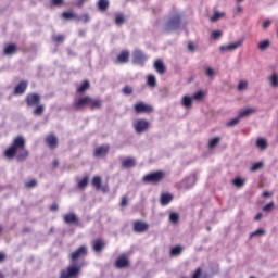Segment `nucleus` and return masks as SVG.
I'll return each instance as SVG.
<instances>
[{"label": "nucleus", "instance_id": "nucleus-1", "mask_svg": "<svg viewBox=\"0 0 278 278\" xmlns=\"http://www.w3.org/2000/svg\"><path fill=\"white\" fill-rule=\"evenodd\" d=\"M25 147V138L23 136H17L13 140L12 146H10L5 152H3V156H5L8 160H13L16 157L17 162H25L28 157V151Z\"/></svg>", "mask_w": 278, "mask_h": 278}, {"label": "nucleus", "instance_id": "nucleus-2", "mask_svg": "<svg viewBox=\"0 0 278 278\" xmlns=\"http://www.w3.org/2000/svg\"><path fill=\"white\" fill-rule=\"evenodd\" d=\"M87 106H89L90 110L101 109L102 100L85 96L75 99L74 103L72 104V109H74L75 111H80L83 109H86Z\"/></svg>", "mask_w": 278, "mask_h": 278}, {"label": "nucleus", "instance_id": "nucleus-3", "mask_svg": "<svg viewBox=\"0 0 278 278\" xmlns=\"http://www.w3.org/2000/svg\"><path fill=\"white\" fill-rule=\"evenodd\" d=\"M27 104V108L34 109L33 114L35 116H41L45 114L46 105L41 103V97L39 93H28L24 100Z\"/></svg>", "mask_w": 278, "mask_h": 278}, {"label": "nucleus", "instance_id": "nucleus-4", "mask_svg": "<svg viewBox=\"0 0 278 278\" xmlns=\"http://www.w3.org/2000/svg\"><path fill=\"white\" fill-rule=\"evenodd\" d=\"M165 178H166V173L164 170H157V172H153L150 174H146L143 176L142 181L144 184L157 185V184L162 182Z\"/></svg>", "mask_w": 278, "mask_h": 278}, {"label": "nucleus", "instance_id": "nucleus-5", "mask_svg": "<svg viewBox=\"0 0 278 278\" xmlns=\"http://www.w3.org/2000/svg\"><path fill=\"white\" fill-rule=\"evenodd\" d=\"M180 23H181V16L179 14H176L173 17H169V20L167 21L164 27L165 33H170L173 30L178 29L180 27Z\"/></svg>", "mask_w": 278, "mask_h": 278}, {"label": "nucleus", "instance_id": "nucleus-6", "mask_svg": "<svg viewBox=\"0 0 278 278\" xmlns=\"http://www.w3.org/2000/svg\"><path fill=\"white\" fill-rule=\"evenodd\" d=\"M153 111V106L151 104H146L143 101L134 104L135 114H152Z\"/></svg>", "mask_w": 278, "mask_h": 278}, {"label": "nucleus", "instance_id": "nucleus-7", "mask_svg": "<svg viewBox=\"0 0 278 278\" xmlns=\"http://www.w3.org/2000/svg\"><path fill=\"white\" fill-rule=\"evenodd\" d=\"M80 274L79 266H70L61 271L60 278H77Z\"/></svg>", "mask_w": 278, "mask_h": 278}, {"label": "nucleus", "instance_id": "nucleus-8", "mask_svg": "<svg viewBox=\"0 0 278 278\" xmlns=\"http://www.w3.org/2000/svg\"><path fill=\"white\" fill-rule=\"evenodd\" d=\"M88 255V248L87 245H80L77 250L71 253L70 258L72 262H76L83 257Z\"/></svg>", "mask_w": 278, "mask_h": 278}, {"label": "nucleus", "instance_id": "nucleus-9", "mask_svg": "<svg viewBox=\"0 0 278 278\" xmlns=\"http://www.w3.org/2000/svg\"><path fill=\"white\" fill-rule=\"evenodd\" d=\"M132 127L138 134H142L150 128V122L146 119H137L134 122Z\"/></svg>", "mask_w": 278, "mask_h": 278}, {"label": "nucleus", "instance_id": "nucleus-10", "mask_svg": "<svg viewBox=\"0 0 278 278\" xmlns=\"http://www.w3.org/2000/svg\"><path fill=\"white\" fill-rule=\"evenodd\" d=\"M148 58L147 55L141 51L137 50L132 52V63L144 66V63L147 62Z\"/></svg>", "mask_w": 278, "mask_h": 278}, {"label": "nucleus", "instance_id": "nucleus-11", "mask_svg": "<svg viewBox=\"0 0 278 278\" xmlns=\"http://www.w3.org/2000/svg\"><path fill=\"white\" fill-rule=\"evenodd\" d=\"M110 152V146L103 144L96 148L93 151V156L96 157H106Z\"/></svg>", "mask_w": 278, "mask_h": 278}, {"label": "nucleus", "instance_id": "nucleus-12", "mask_svg": "<svg viewBox=\"0 0 278 278\" xmlns=\"http://www.w3.org/2000/svg\"><path fill=\"white\" fill-rule=\"evenodd\" d=\"M45 143L48 144L49 149H58L59 139L54 134H49L47 138H45Z\"/></svg>", "mask_w": 278, "mask_h": 278}, {"label": "nucleus", "instance_id": "nucleus-13", "mask_svg": "<svg viewBox=\"0 0 278 278\" xmlns=\"http://www.w3.org/2000/svg\"><path fill=\"white\" fill-rule=\"evenodd\" d=\"M132 225H134L135 232L141 233L149 230V224L146 222L137 220V222H134Z\"/></svg>", "mask_w": 278, "mask_h": 278}, {"label": "nucleus", "instance_id": "nucleus-14", "mask_svg": "<svg viewBox=\"0 0 278 278\" xmlns=\"http://www.w3.org/2000/svg\"><path fill=\"white\" fill-rule=\"evenodd\" d=\"M105 248V242L103 239H96L92 241V251L97 254H101Z\"/></svg>", "mask_w": 278, "mask_h": 278}, {"label": "nucleus", "instance_id": "nucleus-15", "mask_svg": "<svg viewBox=\"0 0 278 278\" xmlns=\"http://www.w3.org/2000/svg\"><path fill=\"white\" fill-rule=\"evenodd\" d=\"M18 51V48L15 43H9L5 47H3V55H15Z\"/></svg>", "mask_w": 278, "mask_h": 278}, {"label": "nucleus", "instance_id": "nucleus-16", "mask_svg": "<svg viewBox=\"0 0 278 278\" xmlns=\"http://www.w3.org/2000/svg\"><path fill=\"white\" fill-rule=\"evenodd\" d=\"M28 83L27 80H21L20 84L16 85L14 89L15 96H23L25 91L27 90Z\"/></svg>", "mask_w": 278, "mask_h": 278}, {"label": "nucleus", "instance_id": "nucleus-17", "mask_svg": "<svg viewBox=\"0 0 278 278\" xmlns=\"http://www.w3.org/2000/svg\"><path fill=\"white\" fill-rule=\"evenodd\" d=\"M63 219H64V223L67 225H79V218L74 213L64 215Z\"/></svg>", "mask_w": 278, "mask_h": 278}, {"label": "nucleus", "instance_id": "nucleus-18", "mask_svg": "<svg viewBox=\"0 0 278 278\" xmlns=\"http://www.w3.org/2000/svg\"><path fill=\"white\" fill-rule=\"evenodd\" d=\"M130 52L127 50L121 51L117 55L116 62L121 64H125L129 62Z\"/></svg>", "mask_w": 278, "mask_h": 278}, {"label": "nucleus", "instance_id": "nucleus-19", "mask_svg": "<svg viewBox=\"0 0 278 278\" xmlns=\"http://www.w3.org/2000/svg\"><path fill=\"white\" fill-rule=\"evenodd\" d=\"M118 269L126 268L129 266V260L127 256H119L114 264Z\"/></svg>", "mask_w": 278, "mask_h": 278}, {"label": "nucleus", "instance_id": "nucleus-20", "mask_svg": "<svg viewBox=\"0 0 278 278\" xmlns=\"http://www.w3.org/2000/svg\"><path fill=\"white\" fill-rule=\"evenodd\" d=\"M154 70L157 72L160 75H164L166 73V67L163 63L162 60H156L154 62Z\"/></svg>", "mask_w": 278, "mask_h": 278}, {"label": "nucleus", "instance_id": "nucleus-21", "mask_svg": "<svg viewBox=\"0 0 278 278\" xmlns=\"http://www.w3.org/2000/svg\"><path fill=\"white\" fill-rule=\"evenodd\" d=\"M173 195L169 192H165L161 194V205L162 206H166L168 205L170 202H173Z\"/></svg>", "mask_w": 278, "mask_h": 278}, {"label": "nucleus", "instance_id": "nucleus-22", "mask_svg": "<svg viewBox=\"0 0 278 278\" xmlns=\"http://www.w3.org/2000/svg\"><path fill=\"white\" fill-rule=\"evenodd\" d=\"M241 46H242V41H238L236 43H231L228 46H220V51L225 52V51L238 50Z\"/></svg>", "mask_w": 278, "mask_h": 278}, {"label": "nucleus", "instance_id": "nucleus-23", "mask_svg": "<svg viewBox=\"0 0 278 278\" xmlns=\"http://www.w3.org/2000/svg\"><path fill=\"white\" fill-rule=\"evenodd\" d=\"M97 7L100 12H105L110 8V1L109 0H99L97 3Z\"/></svg>", "mask_w": 278, "mask_h": 278}, {"label": "nucleus", "instance_id": "nucleus-24", "mask_svg": "<svg viewBox=\"0 0 278 278\" xmlns=\"http://www.w3.org/2000/svg\"><path fill=\"white\" fill-rule=\"evenodd\" d=\"M136 166V160L134 157H126L122 161V167L131 168Z\"/></svg>", "mask_w": 278, "mask_h": 278}, {"label": "nucleus", "instance_id": "nucleus-25", "mask_svg": "<svg viewBox=\"0 0 278 278\" xmlns=\"http://www.w3.org/2000/svg\"><path fill=\"white\" fill-rule=\"evenodd\" d=\"M256 148L260 150H266L268 148L267 139L258 138L256 139Z\"/></svg>", "mask_w": 278, "mask_h": 278}, {"label": "nucleus", "instance_id": "nucleus-26", "mask_svg": "<svg viewBox=\"0 0 278 278\" xmlns=\"http://www.w3.org/2000/svg\"><path fill=\"white\" fill-rule=\"evenodd\" d=\"M92 187L96 188V190L102 189V178L101 176H93L92 177Z\"/></svg>", "mask_w": 278, "mask_h": 278}, {"label": "nucleus", "instance_id": "nucleus-27", "mask_svg": "<svg viewBox=\"0 0 278 278\" xmlns=\"http://www.w3.org/2000/svg\"><path fill=\"white\" fill-rule=\"evenodd\" d=\"M89 184V177L85 176L83 179H80L77 184V188L79 190H86V188L88 187Z\"/></svg>", "mask_w": 278, "mask_h": 278}, {"label": "nucleus", "instance_id": "nucleus-28", "mask_svg": "<svg viewBox=\"0 0 278 278\" xmlns=\"http://www.w3.org/2000/svg\"><path fill=\"white\" fill-rule=\"evenodd\" d=\"M90 88V84L88 80H84L81 86L77 88V93L83 94Z\"/></svg>", "mask_w": 278, "mask_h": 278}, {"label": "nucleus", "instance_id": "nucleus-29", "mask_svg": "<svg viewBox=\"0 0 278 278\" xmlns=\"http://www.w3.org/2000/svg\"><path fill=\"white\" fill-rule=\"evenodd\" d=\"M62 18L65 21L76 20L77 15L73 11H65L62 13Z\"/></svg>", "mask_w": 278, "mask_h": 278}, {"label": "nucleus", "instance_id": "nucleus-30", "mask_svg": "<svg viewBox=\"0 0 278 278\" xmlns=\"http://www.w3.org/2000/svg\"><path fill=\"white\" fill-rule=\"evenodd\" d=\"M254 113H255V110L249 108V109H245L244 111L239 112L238 117L242 119L244 117H248L250 114H254Z\"/></svg>", "mask_w": 278, "mask_h": 278}, {"label": "nucleus", "instance_id": "nucleus-31", "mask_svg": "<svg viewBox=\"0 0 278 278\" xmlns=\"http://www.w3.org/2000/svg\"><path fill=\"white\" fill-rule=\"evenodd\" d=\"M192 98L185 96L182 97V106H185L186 109H191L192 108Z\"/></svg>", "mask_w": 278, "mask_h": 278}, {"label": "nucleus", "instance_id": "nucleus-32", "mask_svg": "<svg viewBox=\"0 0 278 278\" xmlns=\"http://www.w3.org/2000/svg\"><path fill=\"white\" fill-rule=\"evenodd\" d=\"M226 13L225 12H219V11H215L213 17H210V21L215 23L216 21L222 20L223 17H225Z\"/></svg>", "mask_w": 278, "mask_h": 278}, {"label": "nucleus", "instance_id": "nucleus-33", "mask_svg": "<svg viewBox=\"0 0 278 278\" xmlns=\"http://www.w3.org/2000/svg\"><path fill=\"white\" fill-rule=\"evenodd\" d=\"M184 251V249L180 245H176L172 249V251H169V255L172 256H178L181 254V252Z\"/></svg>", "mask_w": 278, "mask_h": 278}, {"label": "nucleus", "instance_id": "nucleus-34", "mask_svg": "<svg viewBox=\"0 0 278 278\" xmlns=\"http://www.w3.org/2000/svg\"><path fill=\"white\" fill-rule=\"evenodd\" d=\"M263 167H264L263 162L254 163V164H252L250 172L255 173V172L263 169Z\"/></svg>", "mask_w": 278, "mask_h": 278}, {"label": "nucleus", "instance_id": "nucleus-35", "mask_svg": "<svg viewBox=\"0 0 278 278\" xmlns=\"http://www.w3.org/2000/svg\"><path fill=\"white\" fill-rule=\"evenodd\" d=\"M220 142V138L219 137H216L214 139H210V142H208V149H214L216 148Z\"/></svg>", "mask_w": 278, "mask_h": 278}, {"label": "nucleus", "instance_id": "nucleus-36", "mask_svg": "<svg viewBox=\"0 0 278 278\" xmlns=\"http://www.w3.org/2000/svg\"><path fill=\"white\" fill-rule=\"evenodd\" d=\"M232 185H235L238 188H242L245 185V180H243L240 177L235 178V180H232Z\"/></svg>", "mask_w": 278, "mask_h": 278}, {"label": "nucleus", "instance_id": "nucleus-37", "mask_svg": "<svg viewBox=\"0 0 278 278\" xmlns=\"http://www.w3.org/2000/svg\"><path fill=\"white\" fill-rule=\"evenodd\" d=\"M270 46V41L269 40H263L258 43V50H267Z\"/></svg>", "mask_w": 278, "mask_h": 278}, {"label": "nucleus", "instance_id": "nucleus-38", "mask_svg": "<svg viewBox=\"0 0 278 278\" xmlns=\"http://www.w3.org/2000/svg\"><path fill=\"white\" fill-rule=\"evenodd\" d=\"M169 222H172V224L174 225H177L179 223V214L178 213L169 214Z\"/></svg>", "mask_w": 278, "mask_h": 278}, {"label": "nucleus", "instance_id": "nucleus-39", "mask_svg": "<svg viewBox=\"0 0 278 278\" xmlns=\"http://www.w3.org/2000/svg\"><path fill=\"white\" fill-rule=\"evenodd\" d=\"M52 41H54L56 45L63 43L65 41V36L64 35H56L52 37Z\"/></svg>", "mask_w": 278, "mask_h": 278}, {"label": "nucleus", "instance_id": "nucleus-40", "mask_svg": "<svg viewBox=\"0 0 278 278\" xmlns=\"http://www.w3.org/2000/svg\"><path fill=\"white\" fill-rule=\"evenodd\" d=\"M205 97V93L203 91H198L193 94V100L195 101H202Z\"/></svg>", "mask_w": 278, "mask_h": 278}, {"label": "nucleus", "instance_id": "nucleus-41", "mask_svg": "<svg viewBox=\"0 0 278 278\" xmlns=\"http://www.w3.org/2000/svg\"><path fill=\"white\" fill-rule=\"evenodd\" d=\"M270 86L274 87V88L278 87V75L277 74L271 75Z\"/></svg>", "mask_w": 278, "mask_h": 278}, {"label": "nucleus", "instance_id": "nucleus-42", "mask_svg": "<svg viewBox=\"0 0 278 278\" xmlns=\"http://www.w3.org/2000/svg\"><path fill=\"white\" fill-rule=\"evenodd\" d=\"M114 23L117 25V26H122L124 23H125V17L124 15L119 14L116 16V18L114 20Z\"/></svg>", "mask_w": 278, "mask_h": 278}, {"label": "nucleus", "instance_id": "nucleus-43", "mask_svg": "<svg viewBox=\"0 0 278 278\" xmlns=\"http://www.w3.org/2000/svg\"><path fill=\"white\" fill-rule=\"evenodd\" d=\"M147 84H148V86H150L152 88L155 87L156 86L155 76H148Z\"/></svg>", "mask_w": 278, "mask_h": 278}, {"label": "nucleus", "instance_id": "nucleus-44", "mask_svg": "<svg viewBox=\"0 0 278 278\" xmlns=\"http://www.w3.org/2000/svg\"><path fill=\"white\" fill-rule=\"evenodd\" d=\"M240 121H241V118L237 116V117L232 118L231 121L227 122V126L228 127L237 126Z\"/></svg>", "mask_w": 278, "mask_h": 278}, {"label": "nucleus", "instance_id": "nucleus-45", "mask_svg": "<svg viewBox=\"0 0 278 278\" xmlns=\"http://www.w3.org/2000/svg\"><path fill=\"white\" fill-rule=\"evenodd\" d=\"M25 186L27 189H33L38 186V181L33 179V180L27 181Z\"/></svg>", "mask_w": 278, "mask_h": 278}, {"label": "nucleus", "instance_id": "nucleus-46", "mask_svg": "<svg viewBox=\"0 0 278 278\" xmlns=\"http://www.w3.org/2000/svg\"><path fill=\"white\" fill-rule=\"evenodd\" d=\"M122 93H124L125 96H130L132 94V88L129 86H125L124 88H122Z\"/></svg>", "mask_w": 278, "mask_h": 278}, {"label": "nucleus", "instance_id": "nucleus-47", "mask_svg": "<svg viewBox=\"0 0 278 278\" xmlns=\"http://www.w3.org/2000/svg\"><path fill=\"white\" fill-rule=\"evenodd\" d=\"M247 88H248V81L247 80L239 81V84H238V90L239 91L245 90Z\"/></svg>", "mask_w": 278, "mask_h": 278}, {"label": "nucleus", "instance_id": "nucleus-48", "mask_svg": "<svg viewBox=\"0 0 278 278\" xmlns=\"http://www.w3.org/2000/svg\"><path fill=\"white\" fill-rule=\"evenodd\" d=\"M265 233L266 232L263 229H257L256 231L250 233V238H254L257 236H264Z\"/></svg>", "mask_w": 278, "mask_h": 278}, {"label": "nucleus", "instance_id": "nucleus-49", "mask_svg": "<svg viewBox=\"0 0 278 278\" xmlns=\"http://www.w3.org/2000/svg\"><path fill=\"white\" fill-rule=\"evenodd\" d=\"M223 36V33L220 30H214L213 33H211V38H213L214 40L220 38Z\"/></svg>", "mask_w": 278, "mask_h": 278}, {"label": "nucleus", "instance_id": "nucleus-50", "mask_svg": "<svg viewBox=\"0 0 278 278\" xmlns=\"http://www.w3.org/2000/svg\"><path fill=\"white\" fill-rule=\"evenodd\" d=\"M201 275H203V269L201 267H197L192 278H201Z\"/></svg>", "mask_w": 278, "mask_h": 278}, {"label": "nucleus", "instance_id": "nucleus-51", "mask_svg": "<svg viewBox=\"0 0 278 278\" xmlns=\"http://www.w3.org/2000/svg\"><path fill=\"white\" fill-rule=\"evenodd\" d=\"M119 205H121V207H127L128 206V198L122 197Z\"/></svg>", "mask_w": 278, "mask_h": 278}, {"label": "nucleus", "instance_id": "nucleus-52", "mask_svg": "<svg viewBox=\"0 0 278 278\" xmlns=\"http://www.w3.org/2000/svg\"><path fill=\"white\" fill-rule=\"evenodd\" d=\"M274 206H275L274 202H270L268 205L263 207V212H271Z\"/></svg>", "mask_w": 278, "mask_h": 278}, {"label": "nucleus", "instance_id": "nucleus-53", "mask_svg": "<svg viewBox=\"0 0 278 278\" xmlns=\"http://www.w3.org/2000/svg\"><path fill=\"white\" fill-rule=\"evenodd\" d=\"M65 3L64 0H51V4L54 7H62Z\"/></svg>", "mask_w": 278, "mask_h": 278}, {"label": "nucleus", "instance_id": "nucleus-54", "mask_svg": "<svg viewBox=\"0 0 278 278\" xmlns=\"http://www.w3.org/2000/svg\"><path fill=\"white\" fill-rule=\"evenodd\" d=\"M79 21L87 24L90 21L89 14H84L81 17H79Z\"/></svg>", "mask_w": 278, "mask_h": 278}, {"label": "nucleus", "instance_id": "nucleus-55", "mask_svg": "<svg viewBox=\"0 0 278 278\" xmlns=\"http://www.w3.org/2000/svg\"><path fill=\"white\" fill-rule=\"evenodd\" d=\"M50 211L51 212H58L59 211V205L58 204H51L50 205Z\"/></svg>", "mask_w": 278, "mask_h": 278}, {"label": "nucleus", "instance_id": "nucleus-56", "mask_svg": "<svg viewBox=\"0 0 278 278\" xmlns=\"http://www.w3.org/2000/svg\"><path fill=\"white\" fill-rule=\"evenodd\" d=\"M206 75L208 76V77H213L214 76V70L213 68H207L206 70Z\"/></svg>", "mask_w": 278, "mask_h": 278}, {"label": "nucleus", "instance_id": "nucleus-57", "mask_svg": "<svg viewBox=\"0 0 278 278\" xmlns=\"http://www.w3.org/2000/svg\"><path fill=\"white\" fill-rule=\"evenodd\" d=\"M262 197L263 198H271L273 197V192L265 191V192H263Z\"/></svg>", "mask_w": 278, "mask_h": 278}, {"label": "nucleus", "instance_id": "nucleus-58", "mask_svg": "<svg viewBox=\"0 0 278 278\" xmlns=\"http://www.w3.org/2000/svg\"><path fill=\"white\" fill-rule=\"evenodd\" d=\"M270 24H271V22L268 20V21H265L264 23H263V28H268L269 26H270Z\"/></svg>", "mask_w": 278, "mask_h": 278}, {"label": "nucleus", "instance_id": "nucleus-59", "mask_svg": "<svg viewBox=\"0 0 278 278\" xmlns=\"http://www.w3.org/2000/svg\"><path fill=\"white\" fill-rule=\"evenodd\" d=\"M59 165H60L59 160H54V161H52V167L58 168V167H59Z\"/></svg>", "mask_w": 278, "mask_h": 278}, {"label": "nucleus", "instance_id": "nucleus-60", "mask_svg": "<svg viewBox=\"0 0 278 278\" xmlns=\"http://www.w3.org/2000/svg\"><path fill=\"white\" fill-rule=\"evenodd\" d=\"M263 218V214L262 213H257V215L254 217V219L256 222H260Z\"/></svg>", "mask_w": 278, "mask_h": 278}, {"label": "nucleus", "instance_id": "nucleus-61", "mask_svg": "<svg viewBox=\"0 0 278 278\" xmlns=\"http://www.w3.org/2000/svg\"><path fill=\"white\" fill-rule=\"evenodd\" d=\"M5 260V254L4 253H0V263L3 262Z\"/></svg>", "mask_w": 278, "mask_h": 278}, {"label": "nucleus", "instance_id": "nucleus-62", "mask_svg": "<svg viewBox=\"0 0 278 278\" xmlns=\"http://www.w3.org/2000/svg\"><path fill=\"white\" fill-rule=\"evenodd\" d=\"M241 12H242V7L241 5L237 7V13H241Z\"/></svg>", "mask_w": 278, "mask_h": 278}, {"label": "nucleus", "instance_id": "nucleus-63", "mask_svg": "<svg viewBox=\"0 0 278 278\" xmlns=\"http://www.w3.org/2000/svg\"><path fill=\"white\" fill-rule=\"evenodd\" d=\"M188 49H189V50H193V49H194V46H193L192 43H189V45H188Z\"/></svg>", "mask_w": 278, "mask_h": 278}, {"label": "nucleus", "instance_id": "nucleus-64", "mask_svg": "<svg viewBox=\"0 0 278 278\" xmlns=\"http://www.w3.org/2000/svg\"><path fill=\"white\" fill-rule=\"evenodd\" d=\"M23 232H30V228H28V227L24 228Z\"/></svg>", "mask_w": 278, "mask_h": 278}]
</instances>
